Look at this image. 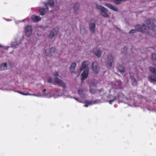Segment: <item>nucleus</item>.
Returning a JSON list of instances; mask_svg holds the SVG:
<instances>
[{
  "label": "nucleus",
  "instance_id": "nucleus-1",
  "mask_svg": "<svg viewBox=\"0 0 156 156\" xmlns=\"http://www.w3.org/2000/svg\"><path fill=\"white\" fill-rule=\"evenodd\" d=\"M135 27L136 30H131L129 32V34L134 33L136 32V30L142 33H147V34L149 33L147 29V27L144 24H143L142 26L140 25H137L135 26Z\"/></svg>",
  "mask_w": 156,
  "mask_h": 156
},
{
  "label": "nucleus",
  "instance_id": "nucleus-2",
  "mask_svg": "<svg viewBox=\"0 0 156 156\" xmlns=\"http://www.w3.org/2000/svg\"><path fill=\"white\" fill-rule=\"evenodd\" d=\"M96 7L97 8L101 10V13L102 16L105 17H108V11L107 9L100 5H97Z\"/></svg>",
  "mask_w": 156,
  "mask_h": 156
},
{
  "label": "nucleus",
  "instance_id": "nucleus-3",
  "mask_svg": "<svg viewBox=\"0 0 156 156\" xmlns=\"http://www.w3.org/2000/svg\"><path fill=\"white\" fill-rule=\"evenodd\" d=\"M145 22L147 24L148 28L153 31L156 30V26L150 19H147Z\"/></svg>",
  "mask_w": 156,
  "mask_h": 156
},
{
  "label": "nucleus",
  "instance_id": "nucleus-4",
  "mask_svg": "<svg viewBox=\"0 0 156 156\" xmlns=\"http://www.w3.org/2000/svg\"><path fill=\"white\" fill-rule=\"evenodd\" d=\"M54 81L56 83L59 85L63 88L65 89L66 87V85L65 83L63 82L62 80L57 77H55L54 79Z\"/></svg>",
  "mask_w": 156,
  "mask_h": 156
},
{
  "label": "nucleus",
  "instance_id": "nucleus-5",
  "mask_svg": "<svg viewBox=\"0 0 156 156\" xmlns=\"http://www.w3.org/2000/svg\"><path fill=\"white\" fill-rule=\"evenodd\" d=\"M96 22L94 20L92 19L90 20L89 24L90 29L91 32L93 33L94 32L95 29Z\"/></svg>",
  "mask_w": 156,
  "mask_h": 156
},
{
  "label": "nucleus",
  "instance_id": "nucleus-6",
  "mask_svg": "<svg viewBox=\"0 0 156 156\" xmlns=\"http://www.w3.org/2000/svg\"><path fill=\"white\" fill-rule=\"evenodd\" d=\"M88 68H87L84 70L83 71V72L81 74V80L82 81L84 80V79H85L87 77L88 74Z\"/></svg>",
  "mask_w": 156,
  "mask_h": 156
},
{
  "label": "nucleus",
  "instance_id": "nucleus-7",
  "mask_svg": "<svg viewBox=\"0 0 156 156\" xmlns=\"http://www.w3.org/2000/svg\"><path fill=\"white\" fill-rule=\"evenodd\" d=\"M113 62V57L112 55H110L108 57V62L107 65L108 67L110 68L112 66V63Z\"/></svg>",
  "mask_w": 156,
  "mask_h": 156
},
{
  "label": "nucleus",
  "instance_id": "nucleus-8",
  "mask_svg": "<svg viewBox=\"0 0 156 156\" xmlns=\"http://www.w3.org/2000/svg\"><path fill=\"white\" fill-rule=\"evenodd\" d=\"M92 68L93 71L96 73H98L99 69L98 66V63L97 62H94L92 66Z\"/></svg>",
  "mask_w": 156,
  "mask_h": 156
},
{
  "label": "nucleus",
  "instance_id": "nucleus-9",
  "mask_svg": "<svg viewBox=\"0 0 156 156\" xmlns=\"http://www.w3.org/2000/svg\"><path fill=\"white\" fill-rule=\"evenodd\" d=\"M55 51V48H52L48 49H46L45 51V53L47 55L51 56L52 53H54Z\"/></svg>",
  "mask_w": 156,
  "mask_h": 156
},
{
  "label": "nucleus",
  "instance_id": "nucleus-10",
  "mask_svg": "<svg viewBox=\"0 0 156 156\" xmlns=\"http://www.w3.org/2000/svg\"><path fill=\"white\" fill-rule=\"evenodd\" d=\"M31 20L34 22H37L41 20L40 17L35 15H32L31 17Z\"/></svg>",
  "mask_w": 156,
  "mask_h": 156
},
{
  "label": "nucleus",
  "instance_id": "nucleus-11",
  "mask_svg": "<svg viewBox=\"0 0 156 156\" xmlns=\"http://www.w3.org/2000/svg\"><path fill=\"white\" fill-rule=\"evenodd\" d=\"M93 52L97 56L100 58L101 56L102 51L101 50H98L97 48H95L93 49Z\"/></svg>",
  "mask_w": 156,
  "mask_h": 156
},
{
  "label": "nucleus",
  "instance_id": "nucleus-12",
  "mask_svg": "<svg viewBox=\"0 0 156 156\" xmlns=\"http://www.w3.org/2000/svg\"><path fill=\"white\" fill-rule=\"evenodd\" d=\"M88 64V62L87 61H85L82 63V66L80 68V71H82L83 69H84L87 68H88L87 67V66Z\"/></svg>",
  "mask_w": 156,
  "mask_h": 156
},
{
  "label": "nucleus",
  "instance_id": "nucleus-13",
  "mask_svg": "<svg viewBox=\"0 0 156 156\" xmlns=\"http://www.w3.org/2000/svg\"><path fill=\"white\" fill-rule=\"evenodd\" d=\"M57 31H56L55 29L52 30L51 32L49 37L50 38H52L56 34H57V31L58 30V28H57Z\"/></svg>",
  "mask_w": 156,
  "mask_h": 156
},
{
  "label": "nucleus",
  "instance_id": "nucleus-14",
  "mask_svg": "<svg viewBox=\"0 0 156 156\" xmlns=\"http://www.w3.org/2000/svg\"><path fill=\"white\" fill-rule=\"evenodd\" d=\"M76 66V63L75 62H73L71 64L70 68V71L71 73H75V68Z\"/></svg>",
  "mask_w": 156,
  "mask_h": 156
},
{
  "label": "nucleus",
  "instance_id": "nucleus-15",
  "mask_svg": "<svg viewBox=\"0 0 156 156\" xmlns=\"http://www.w3.org/2000/svg\"><path fill=\"white\" fill-rule=\"evenodd\" d=\"M105 5L113 11H117V8L115 7L114 6L110 4H106Z\"/></svg>",
  "mask_w": 156,
  "mask_h": 156
},
{
  "label": "nucleus",
  "instance_id": "nucleus-16",
  "mask_svg": "<svg viewBox=\"0 0 156 156\" xmlns=\"http://www.w3.org/2000/svg\"><path fill=\"white\" fill-rule=\"evenodd\" d=\"M54 3V1L53 0H49L48 2L47 3H44V5L46 7V9L47 10H48V8L47 7L48 4L52 6L53 5Z\"/></svg>",
  "mask_w": 156,
  "mask_h": 156
},
{
  "label": "nucleus",
  "instance_id": "nucleus-17",
  "mask_svg": "<svg viewBox=\"0 0 156 156\" xmlns=\"http://www.w3.org/2000/svg\"><path fill=\"white\" fill-rule=\"evenodd\" d=\"M79 5L78 3H76L75 4L74 7V11L76 14L78 13L79 10Z\"/></svg>",
  "mask_w": 156,
  "mask_h": 156
},
{
  "label": "nucleus",
  "instance_id": "nucleus-18",
  "mask_svg": "<svg viewBox=\"0 0 156 156\" xmlns=\"http://www.w3.org/2000/svg\"><path fill=\"white\" fill-rule=\"evenodd\" d=\"M149 81L151 82L153 81L156 82V77L153 75H151L149 76Z\"/></svg>",
  "mask_w": 156,
  "mask_h": 156
},
{
  "label": "nucleus",
  "instance_id": "nucleus-19",
  "mask_svg": "<svg viewBox=\"0 0 156 156\" xmlns=\"http://www.w3.org/2000/svg\"><path fill=\"white\" fill-rule=\"evenodd\" d=\"M97 84L96 81L94 80H91L90 83V87H96Z\"/></svg>",
  "mask_w": 156,
  "mask_h": 156
},
{
  "label": "nucleus",
  "instance_id": "nucleus-20",
  "mask_svg": "<svg viewBox=\"0 0 156 156\" xmlns=\"http://www.w3.org/2000/svg\"><path fill=\"white\" fill-rule=\"evenodd\" d=\"M7 64L6 63L0 65V70H3L7 69Z\"/></svg>",
  "mask_w": 156,
  "mask_h": 156
},
{
  "label": "nucleus",
  "instance_id": "nucleus-21",
  "mask_svg": "<svg viewBox=\"0 0 156 156\" xmlns=\"http://www.w3.org/2000/svg\"><path fill=\"white\" fill-rule=\"evenodd\" d=\"M149 70L154 75H156V69L154 68L150 67L149 68Z\"/></svg>",
  "mask_w": 156,
  "mask_h": 156
},
{
  "label": "nucleus",
  "instance_id": "nucleus-22",
  "mask_svg": "<svg viewBox=\"0 0 156 156\" xmlns=\"http://www.w3.org/2000/svg\"><path fill=\"white\" fill-rule=\"evenodd\" d=\"M119 71L121 73L124 72V68L122 66L119 65L118 68Z\"/></svg>",
  "mask_w": 156,
  "mask_h": 156
},
{
  "label": "nucleus",
  "instance_id": "nucleus-23",
  "mask_svg": "<svg viewBox=\"0 0 156 156\" xmlns=\"http://www.w3.org/2000/svg\"><path fill=\"white\" fill-rule=\"evenodd\" d=\"M25 31H32V26L30 25L27 26L25 28Z\"/></svg>",
  "mask_w": 156,
  "mask_h": 156
},
{
  "label": "nucleus",
  "instance_id": "nucleus-24",
  "mask_svg": "<svg viewBox=\"0 0 156 156\" xmlns=\"http://www.w3.org/2000/svg\"><path fill=\"white\" fill-rule=\"evenodd\" d=\"M90 93L95 94L97 93V91L100 92V90H95L92 89V87H90Z\"/></svg>",
  "mask_w": 156,
  "mask_h": 156
},
{
  "label": "nucleus",
  "instance_id": "nucleus-25",
  "mask_svg": "<svg viewBox=\"0 0 156 156\" xmlns=\"http://www.w3.org/2000/svg\"><path fill=\"white\" fill-rule=\"evenodd\" d=\"M40 14L41 15H43L45 13V10L44 8H41L39 10Z\"/></svg>",
  "mask_w": 156,
  "mask_h": 156
},
{
  "label": "nucleus",
  "instance_id": "nucleus-26",
  "mask_svg": "<svg viewBox=\"0 0 156 156\" xmlns=\"http://www.w3.org/2000/svg\"><path fill=\"white\" fill-rule=\"evenodd\" d=\"M18 45V44L16 41H13L11 44V46L12 47H16Z\"/></svg>",
  "mask_w": 156,
  "mask_h": 156
},
{
  "label": "nucleus",
  "instance_id": "nucleus-27",
  "mask_svg": "<svg viewBox=\"0 0 156 156\" xmlns=\"http://www.w3.org/2000/svg\"><path fill=\"white\" fill-rule=\"evenodd\" d=\"M32 33V31H25V34L28 37H30Z\"/></svg>",
  "mask_w": 156,
  "mask_h": 156
},
{
  "label": "nucleus",
  "instance_id": "nucleus-28",
  "mask_svg": "<svg viewBox=\"0 0 156 156\" xmlns=\"http://www.w3.org/2000/svg\"><path fill=\"white\" fill-rule=\"evenodd\" d=\"M92 104V102L90 101H87L86 102V104L84 105V106L87 107L89 105H90Z\"/></svg>",
  "mask_w": 156,
  "mask_h": 156
},
{
  "label": "nucleus",
  "instance_id": "nucleus-29",
  "mask_svg": "<svg viewBox=\"0 0 156 156\" xmlns=\"http://www.w3.org/2000/svg\"><path fill=\"white\" fill-rule=\"evenodd\" d=\"M152 57L153 59H154L156 62V54L154 53L152 54Z\"/></svg>",
  "mask_w": 156,
  "mask_h": 156
},
{
  "label": "nucleus",
  "instance_id": "nucleus-30",
  "mask_svg": "<svg viewBox=\"0 0 156 156\" xmlns=\"http://www.w3.org/2000/svg\"><path fill=\"white\" fill-rule=\"evenodd\" d=\"M116 99V96H115L114 98L113 99L110 100L108 101V102L110 104H111Z\"/></svg>",
  "mask_w": 156,
  "mask_h": 156
},
{
  "label": "nucleus",
  "instance_id": "nucleus-31",
  "mask_svg": "<svg viewBox=\"0 0 156 156\" xmlns=\"http://www.w3.org/2000/svg\"><path fill=\"white\" fill-rule=\"evenodd\" d=\"M83 91L81 90H79L78 91V93L80 95H82L83 94Z\"/></svg>",
  "mask_w": 156,
  "mask_h": 156
},
{
  "label": "nucleus",
  "instance_id": "nucleus-32",
  "mask_svg": "<svg viewBox=\"0 0 156 156\" xmlns=\"http://www.w3.org/2000/svg\"><path fill=\"white\" fill-rule=\"evenodd\" d=\"M83 31L82 30V29L81 28H80V33L81 34H84L85 33H86V31L85 30L84 28L83 29Z\"/></svg>",
  "mask_w": 156,
  "mask_h": 156
},
{
  "label": "nucleus",
  "instance_id": "nucleus-33",
  "mask_svg": "<svg viewBox=\"0 0 156 156\" xmlns=\"http://www.w3.org/2000/svg\"><path fill=\"white\" fill-rule=\"evenodd\" d=\"M132 81H133V84H134L137 83V81L135 78H133V80H132Z\"/></svg>",
  "mask_w": 156,
  "mask_h": 156
},
{
  "label": "nucleus",
  "instance_id": "nucleus-34",
  "mask_svg": "<svg viewBox=\"0 0 156 156\" xmlns=\"http://www.w3.org/2000/svg\"><path fill=\"white\" fill-rule=\"evenodd\" d=\"M48 83H51L52 81V80L51 77H49L48 79Z\"/></svg>",
  "mask_w": 156,
  "mask_h": 156
},
{
  "label": "nucleus",
  "instance_id": "nucleus-35",
  "mask_svg": "<svg viewBox=\"0 0 156 156\" xmlns=\"http://www.w3.org/2000/svg\"><path fill=\"white\" fill-rule=\"evenodd\" d=\"M54 75L55 76H58V72H55V73L54 74Z\"/></svg>",
  "mask_w": 156,
  "mask_h": 156
},
{
  "label": "nucleus",
  "instance_id": "nucleus-36",
  "mask_svg": "<svg viewBox=\"0 0 156 156\" xmlns=\"http://www.w3.org/2000/svg\"><path fill=\"white\" fill-rule=\"evenodd\" d=\"M23 95H30V94H29V93H23Z\"/></svg>",
  "mask_w": 156,
  "mask_h": 156
},
{
  "label": "nucleus",
  "instance_id": "nucleus-37",
  "mask_svg": "<svg viewBox=\"0 0 156 156\" xmlns=\"http://www.w3.org/2000/svg\"><path fill=\"white\" fill-rule=\"evenodd\" d=\"M133 78H134V76H131V78L132 80H133Z\"/></svg>",
  "mask_w": 156,
  "mask_h": 156
},
{
  "label": "nucleus",
  "instance_id": "nucleus-38",
  "mask_svg": "<svg viewBox=\"0 0 156 156\" xmlns=\"http://www.w3.org/2000/svg\"><path fill=\"white\" fill-rule=\"evenodd\" d=\"M20 94H22L23 95V93L21 92H20V91H18V92Z\"/></svg>",
  "mask_w": 156,
  "mask_h": 156
},
{
  "label": "nucleus",
  "instance_id": "nucleus-39",
  "mask_svg": "<svg viewBox=\"0 0 156 156\" xmlns=\"http://www.w3.org/2000/svg\"><path fill=\"white\" fill-rule=\"evenodd\" d=\"M114 1L115 3V4H117V0H114Z\"/></svg>",
  "mask_w": 156,
  "mask_h": 156
},
{
  "label": "nucleus",
  "instance_id": "nucleus-40",
  "mask_svg": "<svg viewBox=\"0 0 156 156\" xmlns=\"http://www.w3.org/2000/svg\"><path fill=\"white\" fill-rule=\"evenodd\" d=\"M46 91V89H44L43 90V93H44V92H45Z\"/></svg>",
  "mask_w": 156,
  "mask_h": 156
},
{
  "label": "nucleus",
  "instance_id": "nucleus-41",
  "mask_svg": "<svg viewBox=\"0 0 156 156\" xmlns=\"http://www.w3.org/2000/svg\"><path fill=\"white\" fill-rule=\"evenodd\" d=\"M117 82H118V83H120V81L118 80Z\"/></svg>",
  "mask_w": 156,
  "mask_h": 156
},
{
  "label": "nucleus",
  "instance_id": "nucleus-42",
  "mask_svg": "<svg viewBox=\"0 0 156 156\" xmlns=\"http://www.w3.org/2000/svg\"><path fill=\"white\" fill-rule=\"evenodd\" d=\"M2 47V46L0 44V48H1Z\"/></svg>",
  "mask_w": 156,
  "mask_h": 156
},
{
  "label": "nucleus",
  "instance_id": "nucleus-43",
  "mask_svg": "<svg viewBox=\"0 0 156 156\" xmlns=\"http://www.w3.org/2000/svg\"><path fill=\"white\" fill-rule=\"evenodd\" d=\"M119 86V84H118V86Z\"/></svg>",
  "mask_w": 156,
  "mask_h": 156
},
{
  "label": "nucleus",
  "instance_id": "nucleus-44",
  "mask_svg": "<svg viewBox=\"0 0 156 156\" xmlns=\"http://www.w3.org/2000/svg\"><path fill=\"white\" fill-rule=\"evenodd\" d=\"M119 98V96H118V98Z\"/></svg>",
  "mask_w": 156,
  "mask_h": 156
},
{
  "label": "nucleus",
  "instance_id": "nucleus-45",
  "mask_svg": "<svg viewBox=\"0 0 156 156\" xmlns=\"http://www.w3.org/2000/svg\"><path fill=\"white\" fill-rule=\"evenodd\" d=\"M75 99L76 100H77V99L76 98H75Z\"/></svg>",
  "mask_w": 156,
  "mask_h": 156
}]
</instances>
